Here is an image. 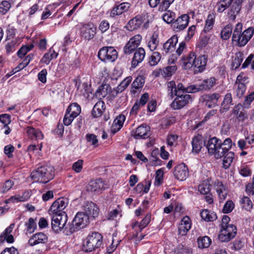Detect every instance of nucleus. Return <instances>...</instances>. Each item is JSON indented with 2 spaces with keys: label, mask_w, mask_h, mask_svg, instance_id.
I'll use <instances>...</instances> for the list:
<instances>
[{
  "label": "nucleus",
  "mask_w": 254,
  "mask_h": 254,
  "mask_svg": "<svg viewBox=\"0 0 254 254\" xmlns=\"http://www.w3.org/2000/svg\"><path fill=\"white\" fill-rule=\"evenodd\" d=\"M237 229L235 226L221 228L218 236V239L222 242H227L233 239L236 234Z\"/></svg>",
  "instance_id": "obj_12"
},
{
  "label": "nucleus",
  "mask_w": 254,
  "mask_h": 254,
  "mask_svg": "<svg viewBox=\"0 0 254 254\" xmlns=\"http://www.w3.org/2000/svg\"><path fill=\"white\" fill-rule=\"evenodd\" d=\"M33 57V55H29L28 56H27L25 58V59L23 61V62L21 63H20L17 67L15 68L16 70L15 72H16L18 70L22 69L24 67L27 66L30 63V61L32 59Z\"/></svg>",
  "instance_id": "obj_53"
},
{
  "label": "nucleus",
  "mask_w": 254,
  "mask_h": 254,
  "mask_svg": "<svg viewBox=\"0 0 254 254\" xmlns=\"http://www.w3.org/2000/svg\"><path fill=\"white\" fill-rule=\"evenodd\" d=\"M14 183L11 180H7L1 187V192L5 193L8 191L13 186Z\"/></svg>",
  "instance_id": "obj_60"
},
{
  "label": "nucleus",
  "mask_w": 254,
  "mask_h": 254,
  "mask_svg": "<svg viewBox=\"0 0 254 254\" xmlns=\"http://www.w3.org/2000/svg\"><path fill=\"white\" fill-rule=\"evenodd\" d=\"M159 41L158 35L157 33H154L150 41L148 43V47L151 51H153L157 49L159 45Z\"/></svg>",
  "instance_id": "obj_41"
},
{
  "label": "nucleus",
  "mask_w": 254,
  "mask_h": 254,
  "mask_svg": "<svg viewBox=\"0 0 254 254\" xmlns=\"http://www.w3.org/2000/svg\"><path fill=\"white\" fill-rule=\"evenodd\" d=\"M192 152L195 154L198 153L202 148V142L201 136H194L191 141Z\"/></svg>",
  "instance_id": "obj_33"
},
{
  "label": "nucleus",
  "mask_w": 254,
  "mask_h": 254,
  "mask_svg": "<svg viewBox=\"0 0 254 254\" xmlns=\"http://www.w3.org/2000/svg\"><path fill=\"white\" fill-rule=\"evenodd\" d=\"M48 241V236L44 233L38 232L32 235L28 241V244L33 246L39 244H45Z\"/></svg>",
  "instance_id": "obj_19"
},
{
  "label": "nucleus",
  "mask_w": 254,
  "mask_h": 254,
  "mask_svg": "<svg viewBox=\"0 0 254 254\" xmlns=\"http://www.w3.org/2000/svg\"><path fill=\"white\" fill-rule=\"evenodd\" d=\"M198 190L201 194H207L210 190V185L207 180L203 181L198 187Z\"/></svg>",
  "instance_id": "obj_43"
},
{
  "label": "nucleus",
  "mask_w": 254,
  "mask_h": 254,
  "mask_svg": "<svg viewBox=\"0 0 254 254\" xmlns=\"http://www.w3.org/2000/svg\"><path fill=\"white\" fill-rule=\"evenodd\" d=\"M86 138L87 142L91 145H93L95 147H97L99 145L98 140L96 135L94 134H87Z\"/></svg>",
  "instance_id": "obj_51"
},
{
  "label": "nucleus",
  "mask_w": 254,
  "mask_h": 254,
  "mask_svg": "<svg viewBox=\"0 0 254 254\" xmlns=\"http://www.w3.org/2000/svg\"><path fill=\"white\" fill-rule=\"evenodd\" d=\"M89 216L84 212H78L69 226L70 233L85 227L89 224Z\"/></svg>",
  "instance_id": "obj_7"
},
{
  "label": "nucleus",
  "mask_w": 254,
  "mask_h": 254,
  "mask_svg": "<svg viewBox=\"0 0 254 254\" xmlns=\"http://www.w3.org/2000/svg\"><path fill=\"white\" fill-rule=\"evenodd\" d=\"M241 203L243 208L247 211H250L253 207V203L249 197L243 196L241 200Z\"/></svg>",
  "instance_id": "obj_46"
},
{
  "label": "nucleus",
  "mask_w": 254,
  "mask_h": 254,
  "mask_svg": "<svg viewBox=\"0 0 254 254\" xmlns=\"http://www.w3.org/2000/svg\"><path fill=\"white\" fill-rule=\"evenodd\" d=\"M77 86V89L81 93L84 95L91 92V82L90 81L87 80L83 82L82 80H78V82H76Z\"/></svg>",
  "instance_id": "obj_28"
},
{
  "label": "nucleus",
  "mask_w": 254,
  "mask_h": 254,
  "mask_svg": "<svg viewBox=\"0 0 254 254\" xmlns=\"http://www.w3.org/2000/svg\"><path fill=\"white\" fill-rule=\"evenodd\" d=\"M196 56L193 53H190L182 59L183 66L185 69L193 67Z\"/></svg>",
  "instance_id": "obj_31"
},
{
  "label": "nucleus",
  "mask_w": 254,
  "mask_h": 254,
  "mask_svg": "<svg viewBox=\"0 0 254 254\" xmlns=\"http://www.w3.org/2000/svg\"><path fill=\"white\" fill-rule=\"evenodd\" d=\"M26 132L28 137L31 139H42L43 134L39 129H36L32 127H28L26 128Z\"/></svg>",
  "instance_id": "obj_30"
},
{
  "label": "nucleus",
  "mask_w": 254,
  "mask_h": 254,
  "mask_svg": "<svg viewBox=\"0 0 254 254\" xmlns=\"http://www.w3.org/2000/svg\"><path fill=\"white\" fill-rule=\"evenodd\" d=\"M206 63L207 58L204 55L196 58L193 65L194 73L202 71L205 69Z\"/></svg>",
  "instance_id": "obj_21"
},
{
  "label": "nucleus",
  "mask_w": 254,
  "mask_h": 254,
  "mask_svg": "<svg viewBox=\"0 0 254 254\" xmlns=\"http://www.w3.org/2000/svg\"><path fill=\"white\" fill-rule=\"evenodd\" d=\"M190 17L187 14H183L179 17L174 22V28L176 31L184 29L187 26Z\"/></svg>",
  "instance_id": "obj_20"
},
{
  "label": "nucleus",
  "mask_w": 254,
  "mask_h": 254,
  "mask_svg": "<svg viewBox=\"0 0 254 254\" xmlns=\"http://www.w3.org/2000/svg\"><path fill=\"white\" fill-rule=\"evenodd\" d=\"M102 244V236L98 232L92 233L83 241L82 249L85 252H91L99 248Z\"/></svg>",
  "instance_id": "obj_6"
},
{
  "label": "nucleus",
  "mask_w": 254,
  "mask_h": 254,
  "mask_svg": "<svg viewBox=\"0 0 254 254\" xmlns=\"http://www.w3.org/2000/svg\"><path fill=\"white\" fill-rule=\"evenodd\" d=\"M55 170L52 166H43L33 171L31 174L32 179L35 182L46 184L53 179Z\"/></svg>",
  "instance_id": "obj_5"
},
{
  "label": "nucleus",
  "mask_w": 254,
  "mask_h": 254,
  "mask_svg": "<svg viewBox=\"0 0 254 254\" xmlns=\"http://www.w3.org/2000/svg\"><path fill=\"white\" fill-rule=\"evenodd\" d=\"M6 241L8 243H12L14 242V238L12 235L1 234L0 236V244Z\"/></svg>",
  "instance_id": "obj_63"
},
{
  "label": "nucleus",
  "mask_w": 254,
  "mask_h": 254,
  "mask_svg": "<svg viewBox=\"0 0 254 254\" xmlns=\"http://www.w3.org/2000/svg\"><path fill=\"white\" fill-rule=\"evenodd\" d=\"M242 23H237L232 35L233 42L239 47L246 45L254 34V29L253 27H250L242 33Z\"/></svg>",
  "instance_id": "obj_4"
},
{
  "label": "nucleus",
  "mask_w": 254,
  "mask_h": 254,
  "mask_svg": "<svg viewBox=\"0 0 254 254\" xmlns=\"http://www.w3.org/2000/svg\"><path fill=\"white\" fill-rule=\"evenodd\" d=\"M96 28L92 24L83 25L80 28V35L82 38L89 40L94 37Z\"/></svg>",
  "instance_id": "obj_15"
},
{
  "label": "nucleus",
  "mask_w": 254,
  "mask_h": 254,
  "mask_svg": "<svg viewBox=\"0 0 254 254\" xmlns=\"http://www.w3.org/2000/svg\"><path fill=\"white\" fill-rule=\"evenodd\" d=\"M232 105V94L230 93H227L224 98V100L221 104V110L222 112H226L228 111L230 106Z\"/></svg>",
  "instance_id": "obj_34"
},
{
  "label": "nucleus",
  "mask_w": 254,
  "mask_h": 254,
  "mask_svg": "<svg viewBox=\"0 0 254 254\" xmlns=\"http://www.w3.org/2000/svg\"><path fill=\"white\" fill-rule=\"evenodd\" d=\"M191 228V222L189 217L186 216L181 221L178 227L179 234L184 236Z\"/></svg>",
  "instance_id": "obj_22"
},
{
  "label": "nucleus",
  "mask_w": 254,
  "mask_h": 254,
  "mask_svg": "<svg viewBox=\"0 0 254 254\" xmlns=\"http://www.w3.org/2000/svg\"><path fill=\"white\" fill-rule=\"evenodd\" d=\"M235 204L232 200H228L224 205L223 212L224 213L231 212L234 208Z\"/></svg>",
  "instance_id": "obj_59"
},
{
  "label": "nucleus",
  "mask_w": 254,
  "mask_h": 254,
  "mask_svg": "<svg viewBox=\"0 0 254 254\" xmlns=\"http://www.w3.org/2000/svg\"><path fill=\"white\" fill-rule=\"evenodd\" d=\"M143 17L138 15L130 19L127 26V28L129 31H133L138 28L142 24Z\"/></svg>",
  "instance_id": "obj_27"
},
{
  "label": "nucleus",
  "mask_w": 254,
  "mask_h": 254,
  "mask_svg": "<svg viewBox=\"0 0 254 254\" xmlns=\"http://www.w3.org/2000/svg\"><path fill=\"white\" fill-rule=\"evenodd\" d=\"M0 122L3 124L4 126H7L11 122L10 116L6 114L0 115Z\"/></svg>",
  "instance_id": "obj_64"
},
{
  "label": "nucleus",
  "mask_w": 254,
  "mask_h": 254,
  "mask_svg": "<svg viewBox=\"0 0 254 254\" xmlns=\"http://www.w3.org/2000/svg\"><path fill=\"white\" fill-rule=\"evenodd\" d=\"M200 82L194 85H191L185 89L182 83H178L177 86L174 80H171L168 83V91L171 94V89L175 90L177 93L184 92L195 93L196 92L206 90L210 89L215 84V80H199Z\"/></svg>",
  "instance_id": "obj_2"
},
{
  "label": "nucleus",
  "mask_w": 254,
  "mask_h": 254,
  "mask_svg": "<svg viewBox=\"0 0 254 254\" xmlns=\"http://www.w3.org/2000/svg\"><path fill=\"white\" fill-rule=\"evenodd\" d=\"M171 96H177L171 104V107L175 110H178L183 108L187 105L190 101H191V97L189 94L177 93L176 90L171 89Z\"/></svg>",
  "instance_id": "obj_8"
},
{
  "label": "nucleus",
  "mask_w": 254,
  "mask_h": 254,
  "mask_svg": "<svg viewBox=\"0 0 254 254\" xmlns=\"http://www.w3.org/2000/svg\"><path fill=\"white\" fill-rule=\"evenodd\" d=\"M232 31V25L231 24L227 25L221 31V38L224 40H227L229 38Z\"/></svg>",
  "instance_id": "obj_50"
},
{
  "label": "nucleus",
  "mask_w": 254,
  "mask_h": 254,
  "mask_svg": "<svg viewBox=\"0 0 254 254\" xmlns=\"http://www.w3.org/2000/svg\"><path fill=\"white\" fill-rule=\"evenodd\" d=\"M66 111L77 117L81 113V108L78 104L73 103L68 106Z\"/></svg>",
  "instance_id": "obj_42"
},
{
  "label": "nucleus",
  "mask_w": 254,
  "mask_h": 254,
  "mask_svg": "<svg viewBox=\"0 0 254 254\" xmlns=\"http://www.w3.org/2000/svg\"><path fill=\"white\" fill-rule=\"evenodd\" d=\"M214 187L219 196L220 202L223 201L226 198L228 194V190L223 185L222 182L219 181L215 182Z\"/></svg>",
  "instance_id": "obj_24"
},
{
  "label": "nucleus",
  "mask_w": 254,
  "mask_h": 254,
  "mask_svg": "<svg viewBox=\"0 0 254 254\" xmlns=\"http://www.w3.org/2000/svg\"><path fill=\"white\" fill-rule=\"evenodd\" d=\"M58 55V54L54 50L50 49L49 50V52L44 55L43 57L41 60V62L46 64H48L50 61L52 59L56 58Z\"/></svg>",
  "instance_id": "obj_36"
},
{
  "label": "nucleus",
  "mask_w": 254,
  "mask_h": 254,
  "mask_svg": "<svg viewBox=\"0 0 254 254\" xmlns=\"http://www.w3.org/2000/svg\"><path fill=\"white\" fill-rule=\"evenodd\" d=\"M68 203L67 198L64 197L59 198L55 201L51 206L49 210V213L52 215H63L66 214L64 211Z\"/></svg>",
  "instance_id": "obj_10"
},
{
  "label": "nucleus",
  "mask_w": 254,
  "mask_h": 254,
  "mask_svg": "<svg viewBox=\"0 0 254 254\" xmlns=\"http://www.w3.org/2000/svg\"><path fill=\"white\" fill-rule=\"evenodd\" d=\"M211 243V240L208 236L199 237L197 239V244L199 249L207 248Z\"/></svg>",
  "instance_id": "obj_38"
},
{
  "label": "nucleus",
  "mask_w": 254,
  "mask_h": 254,
  "mask_svg": "<svg viewBox=\"0 0 254 254\" xmlns=\"http://www.w3.org/2000/svg\"><path fill=\"white\" fill-rule=\"evenodd\" d=\"M150 186V183L145 182V185L143 183H139L137 185L134 189V190L137 193H141L143 192L144 193H147L149 190Z\"/></svg>",
  "instance_id": "obj_48"
},
{
  "label": "nucleus",
  "mask_w": 254,
  "mask_h": 254,
  "mask_svg": "<svg viewBox=\"0 0 254 254\" xmlns=\"http://www.w3.org/2000/svg\"><path fill=\"white\" fill-rule=\"evenodd\" d=\"M174 0H149V4L152 7L158 6V10L162 12L166 10Z\"/></svg>",
  "instance_id": "obj_16"
},
{
  "label": "nucleus",
  "mask_w": 254,
  "mask_h": 254,
  "mask_svg": "<svg viewBox=\"0 0 254 254\" xmlns=\"http://www.w3.org/2000/svg\"><path fill=\"white\" fill-rule=\"evenodd\" d=\"M161 58V54L158 52H154L150 56L149 64L151 66H155L158 64Z\"/></svg>",
  "instance_id": "obj_49"
},
{
  "label": "nucleus",
  "mask_w": 254,
  "mask_h": 254,
  "mask_svg": "<svg viewBox=\"0 0 254 254\" xmlns=\"http://www.w3.org/2000/svg\"><path fill=\"white\" fill-rule=\"evenodd\" d=\"M25 225L26 227V234L33 233L37 228L36 223L32 218H30Z\"/></svg>",
  "instance_id": "obj_44"
},
{
  "label": "nucleus",
  "mask_w": 254,
  "mask_h": 254,
  "mask_svg": "<svg viewBox=\"0 0 254 254\" xmlns=\"http://www.w3.org/2000/svg\"><path fill=\"white\" fill-rule=\"evenodd\" d=\"M215 14L214 13L212 12L208 14L203 30L205 32L209 31L212 28L215 22Z\"/></svg>",
  "instance_id": "obj_39"
},
{
  "label": "nucleus",
  "mask_w": 254,
  "mask_h": 254,
  "mask_svg": "<svg viewBox=\"0 0 254 254\" xmlns=\"http://www.w3.org/2000/svg\"><path fill=\"white\" fill-rule=\"evenodd\" d=\"M177 43L178 37L174 35L164 44L163 50L166 53H171L175 50Z\"/></svg>",
  "instance_id": "obj_26"
},
{
  "label": "nucleus",
  "mask_w": 254,
  "mask_h": 254,
  "mask_svg": "<svg viewBox=\"0 0 254 254\" xmlns=\"http://www.w3.org/2000/svg\"><path fill=\"white\" fill-rule=\"evenodd\" d=\"M145 52L142 48L137 49L134 53L131 64L132 66L135 67L138 64L141 63L144 59Z\"/></svg>",
  "instance_id": "obj_25"
},
{
  "label": "nucleus",
  "mask_w": 254,
  "mask_h": 254,
  "mask_svg": "<svg viewBox=\"0 0 254 254\" xmlns=\"http://www.w3.org/2000/svg\"><path fill=\"white\" fill-rule=\"evenodd\" d=\"M33 47V44H30L22 46L17 52L18 56L20 58L23 57L27 52L30 51Z\"/></svg>",
  "instance_id": "obj_52"
},
{
  "label": "nucleus",
  "mask_w": 254,
  "mask_h": 254,
  "mask_svg": "<svg viewBox=\"0 0 254 254\" xmlns=\"http://www.w3.org/2000/svg\"><path fill=\"white\" fill-rule=\"evenodd\" d=\"M131 228L136 233V236L138 235L139 232L142 231V230L144 229L143 227L141 226V222H138V221H134L131 223Z\"/></svg>",
  "instance_id": "obj_61"
},
{
  "label": "nucleus",
  "mask_w": 254,
  "mask_h": 254,
  "mask_svg": "<svg viewBox=\"0 0 254 254\" xmlns=\"http://www.w3.org/2000/svg\"><path fill=\"white\" fill-rule=\"evenodd\" d=\"M220 97V95L218 93H213L209 96L208 103H209V102H211L212 103V105L208 104V106L209 108H211L216 105Z\"/></svg>",
  "instance_id": "obj_54"
},
{
  "label": "nucleus",
  "mask_w": 254,
  "mask_h": 254,
  "mask_svg": "<svg viewBox=\"0 0 254 254\" xmlns=\"http://www.w3.org/2000/svg\"><path fill=\"white\" fill-rule=\"evenodd\" d=\"M174 175L179 181L185 180L189 176V170L187 165L184 163H181L175 166Z\"/></svg>",
  "instance_id": "obj_14"
},
{
  "label": "nucleus",
  "mask_w": 254,
  "mask_h": 254,
  "mask_svg": "<svg viewBox=\"0 0 254 254\" xmlns=\"http://www.w3.org/2000/svg\"><path fill=\"white\" fill-rule=\"evenodd\" d=\"M83 210L85 214L94 218L97 217L99 213V209L97 205L91 201H87L84 203Z\"/></svg>",
  "instance_id": "obj_18"
},
{
  "label": "nucleus",
  "mask_w": 254,
  "mask_h": 254,
  "mask_svg": "<svg viewBox=\"0 0 254 254\" xmlns=\"http://www.w3.org/2000/svg\"><path fill=\"white\" fill-rule=\"evenodd\" d=\"M111 88L108 84H102L97 89L95 95L100 99L105 97L110 92Z\"/></svg>",
  "instance_id": "obj_32"
},
{
  "label": "nucleus",
  "mask_w": 254,
  "mask_h": 254,
  "mask_svg": "<svg viewBox=\"0 0 254 254\" xmlns=\"http://www.w3.org/2000/svg\"><path fill=\"white\" fill-rule=\"evenodd\" d=\"M244 0H220L217 4V11L223 12L229 8L228 16L231 20H235L236 16L241 9V3Z\"/></svg>",
  "instance_id": "obj_3"
},
{
  "label": "nucleus",
  "mask_w": 254,
  "mask_h": 254,
  "mask_svg": "<svg viewBox=\"0 0 254 254\" xmlns=\"http://www.w3.org/2000/svg\"><path fill=\"white\" fill-rule=\"evenodd\" d=\"M243 58L244 54L243 53L241 52L237 53L235 55V59L233 61V67L235 69H237V68H238L240 66L243 60Z\"/></svg>",
  "instance_id": "obj_45"
},
{
  "label": "nucleus",
  "mask_w": 254,
  "mask_h": 254,
  "mask_svg": "<svg viewBox=\"0 0 254 254\" xmlns=\"http://www.w3.org/2000/svg\"><path fill=\"white\" fill-rule=\"evenodd\" d=\"M232 145V141L230 138H226L222 142L220 139L213 137L205 143V146L209 155H214L216 159L224 157L223 166L225 169L228 168L230 166L235 156L234 152L229 151Z\"/></svg>",
  "instance_id": "obj_1"
},
{
  "label": "nucleus",
  "mask_w": 254,
  "mask_h": 254,
  "mask_svg": "<svg viewBox=\"0 0 254 254\" xmlns=\"http://www.w3.org/2000/svg\"><path fill=\"white\" fill-rule=\"evenodd\" d=\"M52 228L55 232L62 231L64 227L67 220L66 214L52 215Z\"/></svg>",
  "instance_id": "obj_11"
},
{
  "label": "nucleus",
  "mask_w": 254,
  "mask_h": 254,
  "mask_svg": "<svg viewBox=\"0 0 254 254\" xmlns=\"http://www.w3.org/2000/svg\"><path fill=\"white\" fill-rule=\"evenodd\" d=\"M144 84V82L141 81V80H134L131 84V92L134 93L136 92L137 90H141Z\"/></svg>",
  "instance_id": "obj_55"
},
{
  "label": "nucleus",
  "mask_w": 254,
  "mask_h": 254,
  "mask_svg": "<svg viewBox=\"0 0 254 254\" xmlns=\"http://www.w3.org/2000/svg\"><path fill=\"white\" fill-rule=\"evenodd\" d=\"M141 39L142 37L140 35H136L130 38L128 42L136 49L139 45Z\"/></svg>",
  "instance_id": "obj_57"
},
{
  "label": "nucleus",
  "mask_w": 254,
  "mask_h": 254,
  "mask_svg": "<svg viewBox=\"0 0 254 254\" xmlns=\"http://www.w3.org/2000/svg\"><path fill=\"white\" fill-rule=\"evenodd\" d=\"M14 147L11 144L6 145L4 148V153L8 158H11L13 157L12 153L14 151Z\"/></svg>",
  "instance_id": "obj_62"
},
{
  "label": "nucleus",
  "mask_w": 254,
  "mask_h": 254,
  "mask_svg": "<svg viewBox=\"0 0 254 254\" xmlns=\"http://www.w3.org/2000/svg\"><path fill=\"white\" fill-rule=\"evenodd\" d=\"M234 88L236 90L237 96L240 98L244 95L246 89V86L245 83L241 82V80H236L234 84Z\"/></svg>",
  "instance_id": "obj_37"
},
{
  "label": "nucleus",
  "mask_w": 254,
  "mask_h": 254,
  "mask_svg": "<svg viewBox=\"0 0 254 254\" xmlns=\"http://www.w3.org/2000/svg\"><path fill=\"white\" fill-rule=\"evenodd\" d=\"M76 117L75 116H72V115L66 111L63 119L64 125L66 126L70 125Z\"/></svg>",
  "instance_id": "obj_58"
},
{
  "label": "nucleus",
  "mask_w": 254,
  "mask_h": 254,
  "mask_svg": "<svg viewBox=\"0 0 254 254\" xmlns=\"http://www.w3.org/2000/svg\"><path fill=\"white\" fill-rule=\"evenodd\" d=\"M200 216L206 221H213L217 218L216 214L208 209H204L200 213Z\"/></svg>",
  "instance_id": "obj_35"
},
{
  "label": "nucleus",
  "mask_w": 254,
  "mask_h": 254,
  "mask_svg": "<svg viewBox=\"0 0 254 254\" xmlns=\"http://www.w3.org/2000/svg\"><path fill=\"white\" fill-rule=\"evenodd\" d=\"M125 119L126 118L124 115H120L114 120L112 125V128L115 130V132L119 130L122 128Z\"/></svg>",
  "instance_id": "obj_40"
},
{
  "label": "nucleus",
  "mask_w": 254,
  "mask_h": 254,
  "mask_svg": "<svg viewBox=\"0 0 254 254\" xmlns=\"http://www.w3.org/2000/svg\"><path fill=\"white\" fill-rule=\"evenodd\" d=\"M176 65L169 66L162 69L163 78L170 77L174 74L177 70Z\"/></svg>",
  "instance_id": "obj_47"
},
{
  "label": "nucleus",
  "mask_w": 254,
  "mask_h": 254,
  "mask_svg": "<svg viewBox=\"0 0 254 254\" xmlns=\"http://www.w3.org/2000/svg\"><path fill=\"white\" fill-rule=\"evenodd\" d=\"M118 52L112 47H104L98 52V56L105 62H113L118 58Z\"/></svg>",
  "instance_id": "obj_9"
},
{
  "label": "nucleus",
  "mask_w": 254,
  "mask_h": 254,
  "mask_svg": "<svg viewBox=\"0 0 254 254\" xmlns=\"http://www.w3.org/2000/svg\"><path fill=\"white\" fill-rule=\"evenodd\" d=\"M86 190L88 192L101 193L106 188L105 182L101 179L91 181L86 186Z\"/></svg>",
  "instance_id": "obj_13"
},
{
  "label": "nucleus",
  "mask_w": 254,
  "mask_h": 254,
  "mask_svg": "<svg viewBox=\"0 0 254 254\" xmlns=\"http://www.w3.org/2000/svg\"><path fill=\"white\" fill-rule=\"evenodd\" d=\"M130 4L127 2H123L121 4L114 7L110 12V16L114 17L116 16L121 15L123 12L128 10L130 7Z\"/></svg>",
  "instance_id": "obj_23"
},
{
  "label": "nucleus",
  "mask_w": 254,
  "mask_h": 254,
  "mask_svg": "<svg viewBox=\"0 0 254 254\" xmlns=\"http://www.w3.org/2000/svg\"><path fill=\"white\" fill-rule=\"evenodd\" d=\"M11 7L10 3L6 0H3L0 2V13L4 14L6 13Z\"/></svg>",
  "instance_id": "obj_56"
},
{
  "label": "nucleus",
  "mask_w": 254,
  "mask_h": 254,
  "mask_svg": "<svg viewBox=\"0 0 254 254\" xmlns=\"http://www.w3.org/2000/svg\"><path fill=\"white\" fill-rule=\"evenodd\" d=\"M105 110V104L103 101L99 100L94 106L92 111V115L94 118L100 117Z\"/></svg>",
  "instance_id": "obj_29"
},
{
  "label": "nucleus",
  "mask_w": 254,
  "mask_h": 254,
  "mask_svg": "<svg viewBox=\"0 0 254 254\" xmlns=\"http://www.w3.org/2000/svg\"><path fill=\"white\" fill-rule=\"evenodd\" d=\"M150 127L145 125L143 124L139 126L135 129L134 134V137L136 139H145L150 136Z\"/></svg>",
  "instance_id": "obj_17"
}]
</instances>
